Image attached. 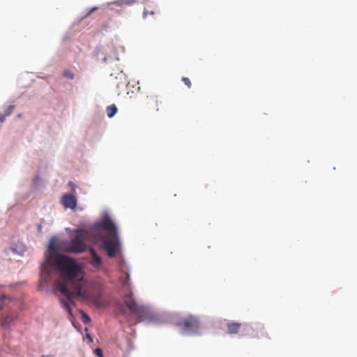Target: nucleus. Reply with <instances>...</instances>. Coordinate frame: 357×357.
Returning <instances> with one entry per match:
<instances>
[{"label": "nucleus", "instance_id": "1", "mask_svg": "<svg viewBox=\"0 0 357 357\" xmlns=\"http://www.w3.org/2000/svg\"><path fill=\"white\" fill-rule=\"evenodd\" d=\"M48 270L54 269L63 280L70 282L72 285L70 289L68 285L62 282L56 283L57 289L66 296V299H61L62 307L73 317L71 304L75 298L87 297V294L82 290L84 285V273L81 266L77 263L75 259L66 255L59 257L58 260L47 267ZM50 278L47 281L48 282Z\"/></svg>", "mask_w": 357, "mask_h": 357}, {"label": "nucleus", "instance_id": "2", "mask_svg": "<svg viewBox=\"0 0 357 357\" xmlns=\"http://www.w3.org/2000/svg\"><path fill=\"white\" fill-rule=\"evenodd\" d=\"M88 231L79 229L75 231V235L70 241L62 243L63 250L68 253L79 254L84 252L87 249L86 241L88 238Z\"/></svg>", "mask_w": 357, "mask_h": 357}, {"label": "nucleus", "instance_id": "3", "mask_svg": "<svg viewBox=\"0 0 357 357\" xmlns=\"http://www.w3.org/2000/svg\"><path fill=\"white\" fill-rule=\"evenodd\" d=\"M123 288L125 290L123 301L129 310L138 317H143L146 314V309L144 305H139L132 297L131 290L130 275L126 273V278L122 282Z\"/></svg>", "mask_w": 357, "mask_h": 357}, {"label": "nucleus", "instance_id": "4", "mask_svg": "<svg viewBox=\"0 0 357 357\" xmlns=\"http://www.w3.org/2000/svg\"><path fill=\"white\" fill-rule=\"evenodd\" d=\"M63 255L59 254L57 252L56 246L54 241L51 240L49 243L47 248V254L46 255V259L45 263L42 266L41 275L43 280L47 282L50 279V271L47 267L55 262L59 257H61Z\"/></svg>", "mask_w": 357, "mask_h": 357}, {"label": "nucleus", "instance_id": "5", "mask_svg": "<svg viewBox=\"0 0 357 357\" xmlns=\"http://www.w3.org/2000/svg\"><path fill=\"white\" fill-rule=\"evenodd\" d=\"M183 333L185 334H195L199 328V319L194 316L190 315L181 319L178 323Z\"/></svg>", "mask_w": 357, "mask_h": 357}, {"label": "nucleus", "instance_id": "6", "mask_svg": "<svg viewBox=\"0 0 357 357\" xmlns=\"http://www.w3.org/2000/svg\"><path fill=\"white\" fill-rule=\"evenodd\" d=\"M120 246L121 243L118 235L109 236V238L105 239L102 243V248L106 251L108 257L111 258L116 256Z\"/></svg>", "mask_w": 357, "mask_h": 357}, {"label": "nucleus", "instance_id": "7", "mask_svg": "<svg viewBox=\"0 0 357 357\" xmlns=\"http://www.w3.org/2000/svg\"><path fill=\"white\" fill-rule=\"evenodd\" d=\"M96 227L108 232L109 236L118 235L116 227L112 220L107 215L97 223Z\"/></svg>", "mask_w": 357, "mask_h": 357}, {"label": "nucleus", "instance_id": "8", "mask_svg": "<svg viewBox=\"0 0 357 357\" xmlns=\"http://www.w3.org/2000/svg\"><path fill=\"white\" fill-rule=\"evenodd\" d=\"M227 331L231 335L237 334L241 328L244 331H248L250 327L248 324H242L238 322L229 321L227 324Z\"/></svg>", "mask_w": 357, "mask_h": 357}, {"label": "nucleus", "instance_id": "9", "mask_svg": "<svg viewBox=\"0 0 357 357\" xmlns=\"http://www.w3.org/2000/svg\"><path fill=\"white\" fill-rule=\"evenodd\" d=\"M160 102L158 96H151L147 97L146 105L147 109L151 112H156L159 111V104Z\"/></svg>", "mask_w": 357, "mask_h": 357}, {"label": "nucleus", "instance_id": "10", "mask_svg": "<svg viewBox=\"0 0 357 357\" xmlns=\"http://www.w3.org/2000/svg\"><path fill=\"white\" fill-rule=\"evenodd\" d=\"M62 204L65 208L74 209L77 206V199L72 194H65L62 197Z\"/></svg>", "mask_w": 357, "mask_h": 357}, {"label": "nucleus", "instance_id": "11", "mask_svg": "<svg viewBox=\"0 0 357 357\" xmlns=\"http://www.w3.org/2000/svg\"><path fill=\"white\" fill-rule=\"evenodd\" d=\"M89 252L91 255L92 259L90 262L91 265L94 268H98L102 264L101 257L96 253L93 248H89Z\"/></svg>", "mask_w": 357, "mask_h": 357}, {"label": "nucleus", "instance_id": "12", "mask_svg": "<svg viewBox=\"0 0 357 357\" xmlns=\"http://www.w3.org/2000/svg\"><path fill=\"white\" fill-rule=\"evenodd\" d=\"M14 316L9 314L7 315L1 321V326L4 328H8L10 327L11 323L14 321Z\"/></svg>", "mask_w": 357, "mask_h": 357}, {"label": "nucleus", "instance_id": "13", "mask_svg": "<svg viewBox=\"0 0 357 357\" xmlns=\"http://www.w3.org/2000/svg\"><path fill=\"white\" fill-rule=\"evenodd\" d=\"M258 338L268 337L267 333L265 331L263 326H258L255 328Z\"/></svg>", "mask_w": 357, "mask_h": 357}, {"label": "nucleus", "instance_id": "14", "mask_svg": "<svg viewBox=\"0 0 357 357\" xmlns=\"http://www.w3.org/2000/svg\"><path fill=\"white\" fill-rule=\"evenodd\" d=\"M107 116L111 118L115 115L117 108L114 105H109L106 109Z\"/></svg>", "mask_w": 357, "mask_h": 357}, {"label": "nucleus", "instance_id": "15", "mask_svg": "<svg viewBox=\"0 0 357 357\" xmlns=\"http://www.w3.org/2000/svg\"><path fill=\"white\" fill-rule=\"evenodd\" d=\"M81 314H82L81 319H82V322L84 324H89L91 321V318L89 317V316L82 311L81 312Z\"/></svg>", "mask_w": 357, "mask_h": 357}, {"label": "nucleus", "instance_id": "16", "mask_svg": "<svg viewBox=\"0 0 357 357\" xmlns=\"http://www.w3.org/2000/svg\"><path fill=\"white\" fill-rule=\"evenodd\" d=\"M63 75V77H65L68 79H73L74 77H75L74 73L72 71H70V70H64Z\"/></svg>", "mask_w": 357, "mask_h": 357}, {"label": "nucleus", "instance_id": "17", "mask_svg": "<svg viewBox=\"0 0 357 357\" xmlns=\"http://www.w3.org/2000/svg\"><path fill=\"white\" fill-rule=\"evenodd\" d=\"M14 108H15V105H8L6 107H5L4 113H5L6 116H8L10 115L11 113L13 112Z\"/></svg>", "mask_w": 357, "mask_h": 357}, {"label": "nucleus", "instance_id": "18", "mask_svg": "<svg viewBox=\"0 0 357 357\" xmlns=\"http://www.w3.org/2000/svg\"><path fill=\"white\" fill-rule=\"evenodd\" d=\"M93 303L98 307H102L105 305L103 302L98 298H94Z\"/></svg>", "mask_w": 357, "mask_h": 357}, {"label": "nucleus", "instance_id": "19", "mask_svg": "<svg viewBox=\"0 0 357 357\" xmlns=\"http://www.w3.org/2000/svg\"><path fill=\"white\" fill-rule=\"evenodd\" d=\"M154 13H155L154 10L149 11L147 8H144V12H143V17H144V18H146L147 17L148 14L154 15Z\"/></svg>", "mask_w": 357, "mask_h": 357}, {"label": "nucleus", "instance_id": "20", "mask_svg": "<svg viewBox=\"0 0 357 357\" xmlns=\"http://www.w3.org/2000/svg\"><path fill=\"white\" fill-rule=\"evenodd\" d=\"M182 81L184 82V84L188 87V88H190L191 87V82L189 78L188 77H183L182 78Z\"/></svg>", "mask_w": 357, "mask_h": 357}, {"label": "nucleus", "instance_id": "21", "mask_svg": "<svg viewBox=\"0 0 357 357\" xmlns=\"http://www.w3.org/2000/svg\"><path fill=\"white\" fill-rule=\"evenodd\" d=\"M136 1L135 0H122V4H124V5H127V6H130V5H132V3H135Z\"/></svg>", "mask_w": 357, "mask_h": 357}, {"label": "nucleus", "instance_id": "22", "mask_svg": "<svg viewBox=\"0 0 357 357\" xmlns=\"http://www.w3.org/2000/svg\"><path fill=\"white\" fill-rule=\"evenodd\" d=\"M94 352L96 356H100V357L102 356V351L100 348L96 349Z\"/></svg>", "mask_w": 357, "mask_h": 357}, {"label": "nucleus", "instance_id": "23", "mask_svg": "<svg viewBox=\"0 0 357 357\" xmlns=\"http://www.w3.org/2000/svg\"><path fill=\"white\" fill-rule=\"evenodd\" d=\"M6 116L5 113L4 112L2 113L0 112V122H1V123L3 122L6 119Z\"/></svg>", "mask_w": 357, "mask_h": 357}, {"label": "nucleus", "instance_id": "24", "mask_svg": "<svg viewBox=\"0 0 357 357\" xmlns=\"http://www.w3.org/2000/svg\"><path fill=\"white\" fill-rule=\"evenodd\" d=\"M96 10V8H92V9L91 10V11L88 13V15H89L91 13H93V12L94 10Z\"/></svg>", "mask_w": 357, "mask_h": 357}, {"label": "nucleus", "instance_id": "25", "mask_svg": "<svg viewBox=\"0 0 357 357\" xmlns=\"http://www.w3.org/2000/svg\"><path fill=\"white\" fill-rule=\"evenodd\" d=\"M68 185H69L70 186H72L73 188H74V187H75V185H74V183H73L72 181H70V182L68 183Z\"/></svg>", "mask_w": 357, "mask_h": 357}, {"label": "nucleus", "instance_id": "26", "mask_svg": "<svg viewBox=\"0 0 357 357\" xmlns=\"http://www.w3.org/2000/svg\"><path fill=\"white\" fill-rule=\"evenodd\" d=\"M38 229L39 231H41V230H42V225H38Z\"/></svg>", "mask_w": 357, "mask_h": 357}, {"label": "nucleus", "instance_id": "27", "mask_svg": "<svg viewBox=\"0 0 357 357\" xmlns=\"http://www.w3.org/2000/svg\"><path fill=\"white\" fill-rule=\"evenodd\" d=\"M6 298V295L2 294V295L1 296V297H0V299H3V298Z\"/></svg>", "mask_w": 357, "mask_h": 357}, {"label": "nucleus", "instance_id": "28", "mask_svg": "<svg viewBox=\"0 0 357 357\" xmlns=\"http://www.w3.org/2000/svg\"><path fill=\"white\" fill-rule=\"evenodd\" d=\"M86 337L90 340V341H92V337L89 335H87Z\"/></svg>", "mask_w": 357, "mask_h": 357}, {"label": "nucleus", "instance_id": "29", "mask_svg": "<svg viewBox=\"0 0 357 357\" xmlns=\"http://www.w3.org/2000/svg\"><path fill=\"white\" fill-rule=\"evenodd\" d=\"M2 309V305L0 304V310Z\"/></svg>", "mask_w": 357, "mask_h": 357}, {"label": "nucleus", "instance_id": "30", "mask_svg": "<svg viewBox=\"0 0 357 357\" xmlns=\"http://www.w3.org/2000/svg\"><path fill=\"white\" fill-rule=\"evenodd\" d=\"M41 357H45V356H41Z\"/></svg>", "mask_w": 357, "mask_h": 357}]
</instances>
